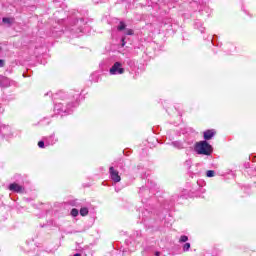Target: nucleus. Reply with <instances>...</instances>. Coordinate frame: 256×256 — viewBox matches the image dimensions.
Returning a JSON list of instances; mask_svg holds the SVG:
<instances>
[{
  "label": "nucleus",
  "instance_id": "nucleus-1",
  "mask_svg": "<svg viewBox=\"0 0 256 256\" xmlns=\"http://www.w3.org/2000/svg\"><path fill=\"white\" fill-rule=\"evenodd\" d=\"M80 95L81 93L79 91L71 90L68 95L71 101L67 103L66 107H63L61 103L56 104L54 107L55 111H58V113H67L68 115L71 114V108L78 105L77 101H79Z\"/></svg>",
  "mask_w": 256,
  "mask_h": 256
},
{
  "label": "nucleus",
  "instance_id": "nucleus-2",
  "mask_svg": "<svg viewBox=\"0 0 256 256\" xmlns=\"http://www.w3.org/2000/svg\"><path fill=\"white\" fill-rule=\"evenodd\" d=\"M194 151L197 155H206L209 157V155L213 153V146H211L207 140H202L195 143Z\"/></svg>",
  "mask_w": 256,
  "mask_h": 256
},
{
  "label": "nucleus",
  "instance_id": "nucleus-3",
  "mask_svg": "<svg viewBox=\"0 0 256 256\" xmlns=\"http://www.w3.org/2000/svg\"><path fill=\"white\" fill-rule=\"evenodd\" d=\"M110 75H123L125 73V68L121 62H115L109 70Z\"/></svg>",
  "mask_w": 256,
  "mask_h": 256
},
{
  "label": "nucleus",
  "instance_id": "nucleus-4",
  "mask_svg": "<svg viewBox=\"0 0 256 256\" xmlns=\"http://www.w3.org/2000/svg\"><path fill=\"white\" fill-rule=\"evenodd\" d=\"M110 179L114 183H119L121 181V175H119V171H117L113 166L109 168Z\"/></svg>",
  "mask_w": 256,
  "mask_h": 256
},
{
  "label": "nucleus",
  "instance_id": "nucleus-5",
  "mask_svg": "<svg viewBox=\"0 0 256 256\" xmlns=\"http://www.w3.org/2000/svg\"><path fill=\"white\" fill-rule=\"evenodd\" d=\"M9 191H12L13 193H24L25 188L17 183H12L8 187Z\"/></svg>",
  "mask_w": 256,
  "mask_h": 256
},
{
  "label": "nucleus",
  "instance_id": "nucleus-6",
  "mask_svg": "<svg viewBox=\"0 0 256 256\" xmlns=\"http://www.w3.org/2000/svg\"><path fill=\"white\" fill-rule=\"evenodd\" d=\"M44 141H45V145L46 147H49V145H55V143H57V139L55 138V133H53L50 136H45L43 137Z\"/></svg>",
  "mask_w": 256,
  "mask_h": 256
},
{
  "label": "nucleus",
  "instance_id": "nucleus-7",
  "mask_svg": "<svg viewBox=\"0 0 256 256\" xmlns=\"http://www.w3.org/2000/svg\"><path fill=\"white\" fill-rule=\"evenodd\" d=\"M216 133L217 132L214 129L204 131L203 133L204 139H205L204 141H211V139L215 137Z\"/></svg>",
  "mask_w": 256,
  "mask_h": 256
},
{
  "label": "nucleus",
  "instance_id": "nucleus-8",
  "mask_svg": "<svg viewBox=\"0 0 256 256\" xmlns=\"http://www.w3.org/2000/svg\"><path fill=\"white\" fill-rule=\"evenodd\" d=\"M11 86V80L9 78L0 75V87H10Z\"/></svg>",
  "mask_w": 256,
  "mask_h": 256
},
{
  "label": "nucleus",
  "instance_id": "nucleus-9",
  "mask_svg": "<svg viewBox=\"0 0 256 256\" xmlns=\"http://www.w3.org/2000/svg\"><path fill=\"white\" fill-rule=\"evenodd\" d=\"M172 147H175V149H185V143L181 141H173L171 142Z\"/></svg>",
  "mask_w": 256,
  "mask_h": 256
},
{
  "label": "nucleus",
  "instance_id": "nucleus-10",
  "mask_svg": "<svg viewBox=\"0 0 256 256\" xmlns=\"http://www.w3.org/2000/svg\"><path fill=\"white\" fill-rule=\"evenodd\" d=\"M194 25L199 29L200 33H205V27H203V22H201V20H196Z\"/></svg>",
  "mask_w": 256,
  "mask_h": 256
},
{
  "label": "nucleus",
  "instance_id": "nucleus-11",
  "mask_svg": "<svg viewBox=\"0 0 256 256\" xmlns=\"http://www.w3.org/2000/svg\"><path fill=\"white\" fill-rule=\"evenodd\" d=\"M80 215L82 217H87V215H89V208L87 207H83L80 209Z\"/></svg>",
  "mask_w": 256,
  "mask_h": 256
},
{
  "label": "nucleus",
  "instance_id": "nucleus-12",
  "mask_svg": "<svg viewBox=\"0 0 256 256\" xmlns=\"http://www.w3.org/2000/svg\"><path fill=\"white\" fill-rule=\"evenodd\" d=\"M127 25L125 24V22L121 21L117 27L118 31H125Z\"/></svg>",
  "mask_w": 256,
  "mask_h": 256
},
{
  "label": "nucleus",
  "instance_id": "nucleus-13",
  "mask_svg": "<svg viewBox=\"0 0 256 256\" xmlns=\"http://www.w3.org/2000/svg\"><path fill=\"white\" fill-rule=\"evenodd\" d=\"M189 241V237L182 235L179 239V243H187Z\"/></svg>",
  "mask_w": 256,
  "mask_h": 256
},
{
  "label": "nucleus",
  "instance_id": "nucleus-14",
  "mask_svg": "<svg viewBox=\"0 0 256 256\" xmlns=\"http://www.w3.org/2000/svg\"><path fill=\"white\" fill-rule=\"evenodd\" d=\"M189 249H191V243L187 242L183 245V251L187 252Z\"/></svg>",
  "mask_w": 256,
  "mask_h": 256
},
{
  "label": "nucleus",
  "instance_id": "nucleus-15",
  "mask_svg": "<svg viewBox=\"0 0 256 256\" xmlns=\"http://www.w3.org/2000/svg\"><path fill=\"white\" fill-rule=\"evenodd\" d=\"M72 217H77L79 215V210L77 208H74L71 210Z\"/></svg>",
  "mask_w": 256,
  "mask_h": 256
},
{
  "label": "nucleus",
  "instance_id": "nucleus-16",
  "mask_svg": "<svg viewBox=\"0 0 256 256\" xmlns=\"http://www.w3.org/2000/svg\"><path fill=\"white\" fill-rule=\"evenodd\" d=\"M206 177H215V171L214 170H208L206 172Z\"/></svg>",
  "mask_w": 256,
  "mask_h": 256
},
{
  "label": "nucleus",
  "instance_id": "nucleus-17",
  "mask_svg": "<svg viewBox=\"0 0 256 256\" xmlns=\"http://www.w3.org/2000/svg\"><path fill=\"white\" fill-rule=\"evenodd\" d=\"M134 31L133 29H125L124 30V35H134Z\"/></svg>",
  "mask_w": 256,
  "mask_h": 256
},
{
  "label": "nucleus",
  "instance_id": "nucleus-18",
  "mask_svg": "<svg viewBox=\"0 0 256 256\" xmlns=\"http://www.w3.org/2000/svg\"><path fill=\"white\" fill-rule=\"evenodd\" d=\"M45 145H46V144H45L44 139L38 142V147H39L40 149H45Z\"/></svg>",
  "mask_w": 256,
  "mask_h": 256
},
{
  "label": "nucleus",
  "instance_id": "nucleus-19",
  "mask_svg": "<svg viewBox=\"0 0 256 256\" xmlns=\"http://www.w3.org/2000/svg\"><path fill=\"white\" fill-rule=\"evenodd\" d=\"M2 21L3 23H7L8 25H11V18L4 17Z\"/></svg>",
  "mask_w": 256,
  "mask_h": 256
},
{
  "label": "nucleus",
  "instance_id": "nucleus-20",
  "mask_svg": "<svg viewBox=\"0 0 256 256\" xmlns=\"http://www.w3.org/2000/svg\"><path fill=\"white\" fill-rule=\"evenodd\" d=\"M143 191H145L146 193H149V189H147L146 187H142L140 188V191H139L140 195H142Z\"/></svg>",
  "mask_w": 256,
  "mask_h": 256
},
{
  "label": "nucleus",
  "instance_id": "nucleus-21",
  "mask_svg": "<svg viewBox=\"0 0 256 256\" xmlns=\"http://www.w3.org/2000/svg\"><path fill=\"white\" fill-rule=\"evenodd\" d=\"M0 67H5V60L0 59Z\"/></svg>",
  "mask_w": 256,
  "mask_h": 256
},
{
  "label": "nucleus",
  "instance_id": "nucleus-22",
  "mask_svg": "<svg viewBox=\"0 0 256 256\" xmlns=\"http://www.w3.org/2000/svg\"><path fill=\"white\" fill-rule=\"evenodd\" d=\"M185 165H187V167H191V161H190V160H187V161L185 162Z\"/></svg>",
  "mask_w": 256,
  "mask_h": 256
},
{
  "label": "nucleus",
  "instance_id": "nucleus-23",
  "mask_svg": "<svg viewBox=\"0 0 256 256\" xmlns=\"http://www.w3.org/2000/svg\"><path fill=\"white\" fill-rule=\"evenodd\" d=\"M84 22H85V20L83 18H80L79 20H77V24L84 23Z\"/></svg>",
  "mask_w": 256,
  "mask_h": 256
},
{
  "label": "nucleus",
  "instance_id": "nucleus-24",
  "mask_svg": "<svg viewBox=\"0 0 256 256\" xmlns=\"http://www.w3.org/2000/svg\"><path fill=\"white\" fill-rule=\"evenodd\" d=\"M121 42H122V47H125V37H122Z\"/></svg>",
  "mask_w": 256,
  "mask_h": 256
},
{
  "label": "nucleus",
  "instance_id": "nucleus-25",
  "mask_svg": "<svg viewBox=\"0 0 256 256\" xmlns=\"http://www.w3.org/2000/svg\"><path fill=\"white\" fill-rule=\"evenodd\" d=\"M160 255H161V252H159V251L155 252V256H160Z\"/></svg>",
  "mask_w": 256,
  "mask_h": 256
},
{
  "label": "nucleus",
  "instance_id": "nucleus-26",
  "mask_svg": "<svg viewBox=\"0 0 256 256\" xmlns=\"http://www.w3.org/2000/svg\"><path fill=\"white\" fill-rule=\"evenodd\" d=\"M211 41H212V44L215 45V38H213Z\"/></svg>",
  "mask_w": 256,
  "mask_h": 256
},
{
  "label": "nucleus",
  "instance_id": "nucleus-27",
  "mask_svg": "<svg viewBox=\"0 0 256 256\" xmlns=\"http://www.w3.org/2000/svg\"><path fill=\"white\" fill-rule=\"evenodd\" d=\"M74 256H81V254H79V253H76V254H74Z\"/></svg>",
  "mask_w": 256,
  "mask_h": 256
},
{
  "label": "nucleus",
  "instance_id": "nucleus-28",
  "mask_svg": "<svg viewBox=\"0 0 256 256\" xmlns=\"http://www.w3.org/2000/svg\"><path fill=\"white\" fill-rule=\"evenodd\" d=\"M245 167H246V169H247V167H249V164H245Z\"/></svg>",
  "mask_w": 256,
  "mask_h": 256
},
{
  "label": "nucleus",
  "instance_id": "nucleus-29",
  "mask_svg": "<svg viewBox=\"0 0 256 256\" xmlns=\"http://www.w3.org/2000/svg\"><path fill=\"white\" fill-rule=\"evenodd\" d=\"M0 51H3V47L0 46Z\"/></svg>",
  "mask_w": 256,
  "mask_h": 256
},
{
  "label": "nucleus",
  "instance_id": "nucleus-30",
  "mask_svg": "<svg viewBox=\"0 0 256 256\" xmlns=\"http://www.w3.org/2000/svg\"><path fill=\"white\" fill-rule=\"evenodd\" d=\"M41 125H45V123H43V121H41Z\"/></svg>",
  "mask_w": 256,
  "mask_h": 256
},
{
  "label": "nucleus",
  "instance_id": "nucleus-31",
  "mask_svg": "<svg viewBox=\"0 0 256 256\" xmlns=\"http://www.w3.org/2000/svg\"><path fill=\"white\" fill-rule=\"evenodd\" d=\"M3 129H5V127H3V128L1 129V131H3Z\"/></svg>",
  "mask_w": 256,
  "mask_h": 256
},
{
  "label": "nucleus",
  "instance_id": "nucleus-32",
  "mask_svg": "<svg viewBox=\"0 0 256 256\" xmlns=\"http://www.w3.org/2000/svg\"><path fill=\"white\" fill-rule=\"evenodd\" d=\"M46 125H49V121L47 122V124Z\"/></svg>",
  "mask_w": 256,
  "mask_h": 256
}]
</instances>
